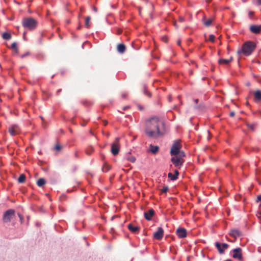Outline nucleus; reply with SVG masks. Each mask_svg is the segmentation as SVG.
Here are the masks:
<instances>
[{
    "instance_id": "f257e3e1",
    "label": "nucleus",
    "mask_w": 261,
    "mask_h": 261,
    "mask_svg": "<svg viewBox=\"0 0 261 261\" xmlns=\"http://www.w3.org/2000/svg\"><path fill=\"white\" fill-rule=\"evenodd\" d=\"M145 132L148 137L156 138L165 133L164 123L157 117L147 120L145 123Z\"/></svg>"
},
{
    "instance_id": "f03ea898",
    "label": "nucleus",
    "mask_w": 261,
    "mask_h": 261,
    "mask_svg": "<svg viewBox=\"0 0 261 261\" xmlns=\"http://www.w3.org/2000/svg\"><path fill=\"white\" fill-rule=\"evenodd\" d=\"M37 24V21L32 17H25L22 20V26L29 30H34Z\"/></svg>"
},
{
    "instance_id": "7ed1b4c3",
    "label": "nucleus",
    "mask_w": 261,
    "mask_h": 261,
    "mask_svg": "<svg viewBox=\"0 0 261 261\" xmlns=\"http://www.w3.org/2000/svg\"><path fill=\"white\" fill-rule=\"evenodd\" d=\"M255 45L254 43L249 41L245 43L243 46L242 51L245 56H249L254 49Z\"/></svg>"
},
{
    "instance_id": "20e7f679",
    "label": "nucleus",
    "mask_w": 261,
    "mask_h": 261,
    "mask_svg": "<svg viewBox=\"0 0 261 261\" xmlns=\"http://www.w3.org/2000/svg\"><path fill=\"white\" fill-rule=\"evenodd\" d=\"M181 148V145L178 140L174 141L170 150V154L172 156L177 155L179 153V150Z\"/></svg>"
},
{
    "instance_id": "39448f33",
    "label": "nucleus",
    "mask_w": 261,
    "mask_h": 261,
    "mask_svg": "<svg viewBox=\"0 0 261 261\" xmlns=\"http://www.w3.org/2000/svg\"><path fill=\"white\" fill-rule=\"evenodd\" d=\"M174 156L171 159V161L175 167L179 169L183 165L184 160L178 155Z\"/></svg>"
},
{
    "instance_id": "423d86ee",
    "label": "nucleus",
    "mask_w": 261,
    "mask_h": 261,
    "mask_svg": "<svg viewBox=\"0 0 261 261\" xmlns=\"http://www.w3.org/2000/svg\"><path fill=\"white\" fill-rule=\"evenodd\" d=\"M15 215V211L9 209L6 211L3 215V221L5 223L9 222Z\"/></svg>"
},
{
    "instance_id": "0eeeda50",
    "label": "nucleus",
    "mask_w": 261,
    "mask_h": 261,
    "mask_svg": "<svg viewBox=\"0 0 261 261\" xmlns=\"http://www.w3.org/2000/svg\"><path fill=\"white\" fill-rule=\"evenodd\" d=\"M119 138H117L115 140V142H114L111 145V151L112 153L114 155H116L117 154H118L119 151Z\"/></svg>"
},
{
    "instance_id": "6e6552de",
    "label": "nucleus",
    "mask_w": 261,
    "mask_h": 261,
    "mask_svg": "<svg viewBox=\"0 0 261 261\" xmlns=\"http://www.w3.org/2000/svg\"><path fill=\"white\" fill-rule=\"evenodd\" d=\"M215 246L220 254H223L224 253L225 249H227L229 246L226 243L220 244L218 242H216Z\"/></svg>"
},
{
    "instance_id": "1a4fd4ad",
    "label": "nucleus",
    "mask_w": 261,
    "mask_h": 261,
    "mask_svg": "<svg viewBox=\"0 0 261 261\" xmlns=\"http://www.w3.org/2000/svg\"><path fill=\"white\" fill-rule=\"evenodd\" d=\"M163 235L164 230L162 227H158L157 231L154 233L153 237L158 240H160L163 238Z\"/></svg>"
},
{
    "instance_id": "9d476101",
    "label": "nucleus",
    "mask_w": 261,
    "mask_h": 261,
    "mask_svg": "<svg viewBox=\"0 0 261 261\" xmlns=\"http://www.w3.org/2000/svg\"><path fill=\"white\" fill-rule=\"evenodd\" d=\"M233 254L232 255L233 257L234 258H237L239 260H241L242 258V249L240 248H237L234 249L233 250Z\"/></svg>"
},
{
    "instance_id": "9b49d317",
    "label": "nucleus",
    "mask_w": 261,
    "mask_h": 261,
    "mask_svg": "<svg viewBox=\"0 0 261 261\" xmlns=\"http://www.w3.org/2000/svg\"><path fill=\"white\" fill-rule=\"evenodd\" d=\"M176 234L179 238H184L187 236L186 229L184 228H178L176 230Z\"/></svg>"
},
{
    "instance_id": "f8f14e48",
    "label": "nucleus",
    "mask_w": 261,
    "mask_h": 261,
    "mask_svg": "<svg viewBox=\"0 0 261 261\" xmlns=\"http://www.w3.org/2000/svg\"><path fill=\"white\" fill-rule=\"evenodd\" d=\"M154 214L155 212L152 208L149 210L148 212L144 213V217L148 221H150Z\"/></svg>"
},
{
    "instance_id": "ddd939ff",
    "label": "nucleus",
    "mask_w": 261,
    "mask_h": 261,
    "mask_svg": "<svg viewBox=\"0 0 261 261\" xmlns=\"http://www.w3.org/2000/svg\"><path fill=\"white\" fill-rule=\"evenodd\" d=\"M19 132L18 127L17 125H13L9 127V132L12 136H15Z\"/></svg>"
},
{
    "instance_id": "4468645a",
    "label": "nucleus",
    "mask_w": 261,
    "mask_h": 261,
    "mask_svg": "<svg viewBox=\"0 0 261 261\" xmlns=\"http://www.w3.org/2000/svg\"><path fill=\"white\" fill-rule=\"evenodd\" d=\"M250 31L254 34H259L260 32V26L252 25L250 27Z\"/></svg>"
},
{
    "instance_id": "2eb2a0df",
    "label": "nucleus",
    "mask_w": 261,
    "mask_h": 261,
    "mask_svg": "<svg viewBox=\"0 0 261 261\" xmlns=\"http://www.w3.org/2000/svg\"><path fill=\"white\" fill-rule=\"evenodd\" d=\"M229 235L235 239L239 237L241 235V232L239 229H231L229 232Z\"/></svg>"
},
{
    "instance_id": "dca6fc26",
    "label": "nucleus",
    "mask_w": 261,
    "mask_h": 261,
    "mask_svg": "<svg viewBox=\"0 0 261 261\" xmlns=\"http://www.w3.org/2000/svg\"><path fill=\"white\" fill-rule=\"evenodd\" d=\"M128 228L129 229V230L130 231H132V232H134V233H135V232L138 231L139 230V227L135 226L133 225H132V224H129L128 225Z\"/></svg>"
},
{
    "instance_id": "f3484780",
    "label": "nucleus",
    "mask_w": 261,
    "mask_h": 261,
    "mask_svg": "<svg viewBox=\"0 0 261 261\" xmlns=\"http://www.w3.org/2000/svg\"><path fill=\"white\" fill-rule=\"evenodd\" d=\"M117 50L119 53L122 54L125 50V46L123 44H119L117 46Z\"/></svg>"
},
{
    "instance_id": "a211bd4d",
    "label": "nucleus",
    "mask_w": 261,
    "mask_h": 261,
    "mask_svg": "<svg viewBox=\"0 0 261 261\" xmlns=\"http://www.w3.org/2000/svg\"><path fill=\"white\" fill-rule=\"evenodd\" d=\"M255 100H261V91L257 90L254 94Z\"/></svg>"
},
{
    "instance_id": "6ab92c4d",
    "label": "nucleus",
    "mask_w": 261,
    "mask_h": 261,
    "mask_svg": "<svg viewBox=\"0 0 261 261\" xmlns=\"http://www.w3.org/2000/svg\"><path fill=\"white\" fill-rule=\"evenodd\" d=\"M149 149L152 153L155 154L158 151L159 148L158 146H154L151 144L149 147Z\"/></svg>"
},
{
    "instance_id": "aec40b11",
    "label": "nucleus",
    "mask_w": 261,
    "mask_h": 261,
    "mask_svg": "<svg viewBox=\"0 0 261 261\" xmlns=\"http://www.w3.org/2000/svg\"><path fill=\"white\" fill-rule=\"evenodd\" d=\"M45 184V180L43 178H40L37 182L38 187H41Z\"/></svg>"
},
{
    "instance_id": "412c9836",
    "label": "nucleus",
    "mask_w": 261,
    "mask_h": 261,
    "mask_svg": "<svg viewBox=\"0 0 261 261\" xmlns=\"http://www.w3.org/2000/svg\"><path fill=\"white\" fill-rule=\"evenodd\" d=\"M203 24L206 27H209L211 25L212 22V19H208V20H205V18H203Z\"/></svg>"
},
{
    "instance_id": "4be33fe9",
    "label": "nucleus",
    "mask_w": 261,
    "mask_h": 261,
    "mask_svg": "<svg viewBox=\"0 0 261 261\" xmlns=\"http://www.w3.org/2000/svg\"><path fill=\"white\" fill-rule=\"evenodd\" d=\"M2 37L4 39L9 40L11 38V35L10 33L5 32L3 34Z\"/></svg>"
},
{
    "instance_id": "5701e85b",
    "label": "nucleus",
    "mask_w": 261,
    "mask_h": 261,
    "mask_svg": "<svg viewBox=\"0 0 261 261\" xmlns=\"http://www.w3.org/2000/svg\"><path fill=\"white\" fill-rule=\"evenodd\" d=\"M25 180V176L23 174H21L19 176V178H18V181L19 183H23V182H24Z\"/></svg>"
},
{
    "instance_id": "b1692460",
    "label": "nucleus",
    "mask_w": 261,
    "mask_h": 261,
    "mask_svg": "<svg viewBox=\"0 0 261 261\" xmlns=\"http://www.w3.org/2000/svg\"><path fill=\"white\" fill-rule=\"evenodd\" d=\"M229 62H230L229 60H227V59H220L219 61V64H221L226 65V64H228Z\"/></svg>"
},
{
    "instance_id": "393cba45",
    "label": "nucleus",
    "mask_w": 261,
    "mask_h": 261,
    "mask_svg": "<svg viewBox=\"0 0 261 261\" xmlns=\"http://www.w3.org/2000/svg\"><path fill=\"white\" fill-rule=\"evenodd\" d=\"M126 159L127 161L132 163H134L136 161V158L134 156L127 155Z\"/></svg>"
},
{
    "instance_id": "a878e982",
    "label": "nucleus",
    "mask_w": 261,
    "mask_h": 261,
    "mask_svg": "<svg viewBox=\"0 0 261 261\" xmlns=\"http://www.w3.org/2000/svg\"><path fill=\"white\" fill-rule=\"evenodd\" d=\"M168 176L169 178L171 179L172 180H175L177 179V177H176L174 174H173L172 173L170 172L168 174Z\"/></svg>"
},
{
    "instance_id": "bb28decb",
    "label": "nucleus",
    "mask_w": 261,
    "mask_h": 261,
    "mask_svg": "<svg viewBox=\"0 0 261 261\" xmlns=\"http://www.w3.org/2000/svg\"><path fill=\"white\" fill-rule=\"evenodd\" d=\"M90 16H88L86 18V19H85V26L87 28H89V27H90V24H89V21L90 20Z\"/></svg>"
},
{
    "instance_id": "cd10ccee",
    "label": "nucleus",
    "mask_w": 261,
    "mask_h": 261,
    "mask_svg": "<svg viewBox=\"0 0 261 261\" xmlns=\"http://www.w3.org/2000/svg\"><path fill=\"white\" fill-rule=\"evenodd\" d=\"M93 151V148L92 147H89L86 150V153L88 155H90Z\"/></svg>"
},
{
    "instance_id": "c85d7f7f",
    "label": "nucleus",
    "mask_w": 261,
    "mask_h": 261,
    "mask_svg": "<svg viewBox=\"0 0 261 261\" xmlns=\"http://www.w3.org/2000/svg\"><path fill=\"white\" fill-rule=\"evenodd\" d=\"M11 47L12 48L15 49L16 52L18 51V48L17 47V44L16 42H14L12 44Z\"/></svg>"
},
{
    "instance_id": "c756f323",
    "label": "nucleus",
    "mask_w": 261,
    "mask_h": 261,
    "mask_svg": "<svg viewBox=\"0 0 261 261\" xmlns=\"http://www.w3.org/2000/svg\"><path fill=\"white\" fill-rule=\"evenodd\" d=\"M253 3L257 6H261V0H252Z\"/></svg>"
},
{
    "instance_id": "7c9ffc66",
    "label": "nucleus",
    "mask_w": 261,
    "mask_h": 261,
    "mask_svg": "<svg viewBox=\"0 0 261 261\" xmlns=\"http://www.w3.org/2000/svg\"><path fill=\"white\" fill-rule=\"evenodd\" d=\"M215 36L214 35H210L209 36V40L212 42H214L215 41Z\"/></svg>"
},
{
    "instance_id": "2f4dec72",
    "label": "nucleus",
    "mask_w": 261,
    "mask_h": 261,
    "mask_svg": "<svg viewBox=\"0 0 261 261\" xmlns=\"http://www.w3.org/2000/svg\"><path fill=\"white\" fill-rule=\"evenodd\" d=\"M144 93L146 95H147L148 96L150 97L151 96V94L150 93H149L148 91H147V90L146 89V87H144Z\"/></svg>"
},
{
    "instance_id": "473e14b6",
    "label": "nucleus",
    "mask_w": 261,
    "mask_h": 261,
    "mask_svg": "<svg viewBox=\"0 0 261 261\" xmlns=\"http://www.w3.org/2000/svg\"><path fill=\"white\" fill-rule=\"evenodd\" d=\"M178 156H180L182 159L185 156V154L183 151H180L179 154L177 155Z\"/></svg>"
},
{
    "instance_id": "72a5a7b5",
    "label": "nucleus",
    "mask_w": 261,
    "mask_h": 261,
    "mask_svg": "<svg viewBox=\"0 0 261 261\" xmlns=\"http://www.w3.org/2000/svg\"><path fill=\"white\" fill-rule=\"evenodd\" d=\"M168 190V188L167 187H164L162 189V193H166Z\"/></svg>"
},
{
    "instance_id": "f704fd0d",
    "label": "nucleus",
    "mask_w": 261,
    "mask_h": 261,
    "mask_svg": "<svg viewBox=\"0 0 261 261\" xmlns=\"http://www.w3.org/2000/svg\"><path fill=\"white\" fill-rule=\"evenodd\" d=\"M61 147L59 145H56V146H55L56 150L59 151L61 150Z\"/></svg>"
},
{
    "instance_id": "c9c22d12",
    "label": "nucleus",
    "mask_w": 261,
    "mask_h": 261,
    "mask_svg": "<svg viewBox=\"0 0 261 261\" xmlns=\"http://www.w3.org/2000/svg\"><path fill=\"white\" fill-rule=\"evenodd\" d=\"M248 127L252 130H253V129H254V125L253 124H248Z\"/></svg>"
},
{
    "instance_id": "e433bc0d",
    "label": "nucleus",
    "mask_w": 261,
    "mask_h": 261,
    "mask_svg": "<svg viewBox=\"0 0 261 261\" xmlns=\"http://www.w3.org/2000/svg\"><path fill=\"white\" fill-rule=\"evenodd\" d=\"M261 201V195H259L257 197L256 201V202H258L259 201Z\"/></svg>"
},
{
    "instance_id": "4c0bfd02",
    "label": "nucleus",
    "mask_w": 261,
    "mask_h": 261,
    "mask_svg": "<svg viewBox=\"0 0 261 261\" xmlns=\"http://www.w3.org/2000/svg\"><path fill=\"white\" fill-rule=\"evenodd\" d=\"M29 55V52H28V53H25V54H24L22 55L21 56V58H24V57H25L26 56H28V55Z\"/></svg>"
},
{
    "instance_id": "58836bf2",
    "label": "nucleus",
    "mask_w": 261,
    "mask_h": 261,
    "mask_svg": "<svg viewBox=\"0 0 261 261\" xmlns=\"http://www.w3.org/2000/svg\"><path fill=\"white\" fill-rule=\"evenodd\" d=\"M179 21L181 22H182L185 21V18L181 16L179 17Z\"/></svg>"
},
{
    "instance_id": "ea45409f",
    "label": "nucleus",
    "mask_w": 261,
    "mask_h": 261,
    "mask_svg": "<svg viewBox=\"0 0 261 261\" xmlns=\"http://www.w3.org/2000/svg\"><path fill=\"white\" fill-rule=\"evenodd\" d=\"M174 175L178 177V175H179V172L177 170H175L174 171Z\"/></svg>"
},
{
    "instance_id": "a19ab883",
    "label": "nucleus",
    "mask_w": 261,
    "mask_h": 261,
    "mask_svg": "<svg viewBox=\"0 0 261 261\" xmlns=\"http://www.w3.org/2000/svg\"><path fill=\"white\" fill-rule=\"evenodd\" d=\"M235 115V113L234 112H231L230 113V117H233Z\"/></svg>"
},
{
    "instance_id": "79ce46f5",
    "label": "nucleus",
    "mask_w": 261,
    "mask_h": 261,
    "mask_svg": "<svg viewBox=\"0 0 261 261\" xmlns=\"http://www.w3.org/2000/svg\"><path fill=\"white\" fill-rule=\"evenodd\" d=\"M173 25H174V27L176 28H178V25H177V23H176V21H174V23H173Z\"/></svg>"
},
{
    "instance_id": "37998d69",
    "label": "nucleus",
    "mask_w": 261,
    "mask_h": 261,
    "mask_svg": "<svg viewBox=\"0 0 261 261\" xmlns=\"http://www.w3.org/2000/svg\"><path fill=\"white\" fill-rule=\"evenodd\" d=\"M122 97H123V98H125V97H126V94H123L122 95Z\"/></svg>"
},
{
    "instance_id": "c03bdc74",
    "label": "nucleus",
    "mask_w": 261,
    "mask_h": 261,
    "mask_svg": "<svg viewBox=\"0 0 261 261\" xmlns=\"http://www.w3.org/2000/svg\"><path fill=\"white\" fill-rule=\"evenodd\" d=\"M62 90L60 89H59L58 91H57V94H59L61 92Z\"/></svg>"
},
{
    "instance_id": "a18cd8bd",
    "label": "nucleus",
    "mask_w": 261,
    "mask_h": 261,
    "mask_svg": "<svg viewBox=\"0 0 261 261\" xmlns=\"http://www.w3.org/2000/svg\"><path fill=\"white\" fill-rule=\"evenodd\" d=\"M19 218L20 219V220H21L22 219V217L21 216V215L19 214H18Z\"/></svg>"
},
{
    "instance_id": "49530a36",
    "label": "nucleus",
    "mask_w": 261,
    "mask_h": 261,
    "mask_svg": "<svg viewBox=\"0 0 261 261\" xmlns=\"http://www.w3.org/2000/svg\"><path fill=\"white\" fill-rule=\"evenodd\" d=\"M93 9L96 12L97 11V10L96 8H95V7H93Z\"/></svg>"
},
{
    "instance_id": "de8ad7c7",
    "label": "nucleus",
    "mask_w": 261,
    "mask_h": 261,
    "mask_svg": "<svg viewBox=\"0 0 261 261\" xmlns=\"http://www.w3.org/2000/svg\"><path fill=\"white\" fill-rule=\"evenodd\" d=\"M107 170L106 171H108L110 169V167L109 166H107Z\"/></svg>"
},
{
    "instance_id": "09e8293b",
    "label": "nucleus",
    "mask_w": 261,
    "mask_h": 261,
    "mask_svg": "<svg viewBox=\"0 0 261 261\" xmlns=\"http://www.w3.org/2000/svg\"><path fill=\"white\" fill-rule=\"evenodd\" d=\"M253 13L252 12H249V15L250 16Z\"/></svg>"
},
{
    "instance_id": "8fccbe9b",
    "label": "nucleus",
    "mask_w": 261,
    "mask_h": 261,
    "mask_svg": "<svg viewBox=\"0 0 261 261\" xmlns=\"http://www.w3.org/2000/svg\"><path fill=\"white\" fill-rule=\"evenodd\" d=\"M168 99H169V101H171V96H169V97H168Z\"/></svg>"
},
{
    "instance_id": "3c124183",
    "label": "nucleus",
    "mask_w": 261,
    "mask_h": 261,
    "mask_svg": "<svg viewBox=\"0 0 261 261\" xmlns=\"http://www.w3.org/2000/svg\"><path fill=\"white\" fill-rule=\"evenodd\" d=\"M177 44H178V45H180V41H179H179H178V42H177Z\"/></svg>"
},
{
    "instance_id": "603ef678",
    "label": "nucleus",
    "mask_w": 261,
    "mask_h": 261,
    "mask_svg": "<svg viewBox=\"0 0 261 261\" xmlns=\"http://www.w3.org/2000/svg\"><path fill=\"white\" fill-rule=\"evenodd\" d=\"M81 125H82L83 126H85V125H86V124H85V123H81Z\"/></svg>"
},
{
    "instance_id": "864d4df0",
    "label": "nucleus",
    "mask_w": 261,
    "mask_h": 261,
    "mask_svg": "<svg viewBox=\"0 0 261 261\" xmlns=\"http://www.w3.org/2000/svg\"><path fill=\"white\" fill-rule=\"evenodd\" d=\"M195 101L197 103L198 102V99H195Z\"/></svg>"
},
{
    "instance_id": "5fc2aeb1",
    "label": "nucleus",
    "mask_w": 261,
    "mask_h": 261,
    "mask_svg": "<svg viewBox=\"0 0 261 261\" xmlns=\"http://www.w3.org/2000/svg\"><path fill=\"white\" fill-rule=\"evenodd\" d=\"M25 33L24 32L23 33V38L25 39Z\"/></svg>"
},
{
    "instance_id": "6e6d98bb",
    "label": "nucleus",
    "mask_w": 261,
    "mask_h": 261,
    "mask_svg": "<svg viewBox=\"0 0 261 261\" xmlns=\"http://www.w3.org/2000/svg\"><path fill=\"white\" fill-rule=\"evenodd\" d=\"M39 42H40V43H42L41 39V38L39 39Z\"/></svg>"
},
{
    "instance_id": "4d7b16f0",
    "label": "nucleus",
    "mask_w": 261,
    "mask_h": 261,
    "mask_svg": "<svg viewBox=\"0 0 261 261\" xmlns=\"http://www.w3.org/2000/svg\"><path fill=\"white\" fill-rule=\"evenodd\" d=\"M86 43V42H85V43L82 45V47H83V48H84V44H85V43Z\"/></svg>"
},
{
    "instance_id": "13d9d810",
    "label": "nucleus",
    "mask_w": 261,
    "mask_h": 261,
    "mask_svg": "<svg viewBox=\"0 0 261 261\" xmlns=\"http://www.w3.org/2000/svg\"><path fill=\"white\" fill-rule=\"evenodd\" d=\"M260 261H261V259L260 260Z\"/></svg>"
}]
</instances>
